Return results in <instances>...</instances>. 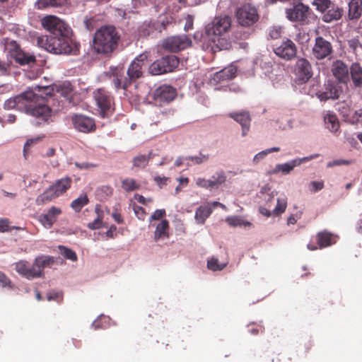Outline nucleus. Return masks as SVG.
I'll return each instance as SVG.
<instances>
[{"label":"nucleus","mask_w":362,"mask_h":362,"mask_svg":"<svg viewBox=\"0 0 362 362\" xmlns=\"http://www.w3.org/2000/svg\"><path fill=\"white\" fill-rule=\"evenodd\" d=\"M350 74L354 85L356 87H362V67L358 64H352Z\"/></svg>","instance_id":"27"},{"label":"nucleus","mask_w":362,"mask_h":362,"mask_svg":"<svg viewBox=\"0 0 362 362\" xmlns=\"http://www.w3.org/2000/svg\"><path fill=\"white\" fill-rule=\"evenodd\" d=\"M339 18V10L337 8L335 11L329 10L327 13H325L323 17L322 20L325 22L329 23L332 21L333 20H337Z\"/></svg>","instance_id":"44"},{"label":"nucleus","mask_w":362,"mask_h":362,"mask_svg":"<svg viewBox=\"0 0 362 362\" xmlns=\"http://www.w3.org/2000/svg\"><path fill=\"white\" fill-rule=\"evenodd\" d=\"M176 96V90L170 86L162 85L153 92V98L156 103H170Z\"/></svg>","instance_id":"17"},{"label":"nucleus","mask_w":362,"mask_h":362,"mask_svg":"<svg viewBox=\"0 0 362 362\" xmlns=\"http://www.w3.org/2000/svg\"><path fill=\"white\" fill-rule=\"evenodd\" d=\"M67 0H51V7H59L66 4Z\"/></svg>","instance_id":"61"},{"label":"nucleus","mask_w":362,"mask_h":362,"mask_svg":"<svg viewBox=\"0 0 362 362\" xmlns=\"http://www.w3.org/2000/svg\"><path fill=\"white\" fill-rule=\"evenodd\" d=\"M287 206V200L286 198L277 199V204L276 207L272 211L274 216H279L283 214Z\"/></svg>","instance_id":"40"},{"label":"nucleus","mask_w":362,"mask_h":362,"mask_svg":"<svg viewBox=\"0 0 362 362\" xmlns=\"http://www.w3.org/2000/svg\"><path fill=\"white\" fill-rule=\"evenodd\" d=\"M57 91L61 95L69 99L71 98L74 89L71 83L66 81L57 86Z\"/></svg>","instance_id":"31"},{"label":"nucleus","mask_w":362,"mask_h":362,"mask_svg":"<svg viewBox=\"0 0 362 362\" xmlns=\"http://www.w3.org/2000/svg\"><path fill=\"white\" fill-rule=\"evenodd\" d=\"M117 230V227L114 225L111 226L106 232V236L110 238H113L115 237V233Z\"/></svg>","instance_id":"63"},{"label":"nucleus","mask_w":362,"mask_h":362,"mask_svg":"<svg viewBox=\"0 0 362 362\" xmlns=\"http://www.w3.org/2000/svg\"><path fill=\"white\" fill-rule=\"evenodd\" d=\"M235 18L240 25L249 28L258 21L259 16L254 6L245 4L236 9Z\"/></svg>","instance_id":"10"},{"label":"nucleus","mask_w":362,"mask_h":362,"mask_svg":"<svg viewBox=\"0 0 362 362\" xmlns=\"http://www.w3.org/2000/svg\"><path fill=\"white\" fill-rule=\"evenodd\" d=\"M44 137V136H37V137H35V138H31V139H29L27 140V141L25 142V145H24V148H23V152H24V156L26 157V153H27V151L29 150V148L34 144H37V142H39L42 138Z\"/></svg>","instance_id":"46"},{"label":"nucleus","mask_w":362,"mask_h":362,"mask_svg":"<svg viewBox=\"0 0 362 362\" xmlns=\"http://www.w3.org/2000/svg\"><path fill=\"white\" fill-rule=\"evenodd\" d=\"M169 228V222L168 220H162L156 226L154 233V239L156 241L162 238H168V233Z\"/></svg>","instance_id":"28"},{"label":"nucleus","mask_w":362,"mask_h":362,"mask_svg":"<svg viewBox=\"0 0 362 362\" xmlns=\"http://www.w3.org/2000/svg\"><path fill=\"white\" fill-rule=\"evenodd\" d=\"M294 81L297 85L306 83L313 76L310 63L305 58H298L292 68Z\"/></svg>","instance_id":"11"},{"label":"nucleus","mask_w":362,"mask_h":362,"mask_svg":"<svg viewBox=\"0 0 362 362\" xmlns=\"http://www.w3.org/2000/svg\"><path fill=\"white\" fill-rule=\"evenodd\" d=\"M39 96L33 90H26L23 93L6 100L4 104V109L25 108L29 115L47 122L51 117V108L45 104H37Z\"/></svg>","instance_id":"1"},{"label":"nucleus","mask_w":362,"mask_h":362,"mask_svg":"<svg viewBox=\"0 0 362 362\" xmlns=\"http://www.w3.org/2000/svg\"><path fill=\"white\" fill-rule=\"evenodd\" d=\"M165 214L166 213L165 209H157L151 215V218L152 220H159L160 218H163V217H164Z\"/></svg>","instance_id":"56"},{"label":"nucleus","mask_w":362,"mask_h":362,"mask_svg":"<svg viewBox=\"0 0 362 362\" xmlns=\"http://www.w3.org/2000/svg\"><path fill=\"white\" fill-rule=\"evenodd\" d=\"M192 45V40L185 35L171 36L164 40L163 47L172 52H177Z\"/></svg>","instance_id":"16"},{"label":"nucleus","mask_w":362,"mask_h":362,"mask_svg":"<svg viewBox=\"0 0 362 362\" xmlns=\"http://www.w3.org/2000/svg\"><path fill=\"white\" fill-rule=\"evenodd\" d=\"M89 200L86 195L81 196L74 199L71 204V207L76 212H79L81 209L88 204Z\"/></svg>","instance_id":"35"},{"label":"nucleus","mask_w":362,"mask_h":362,"mask_svg":"<svg viewBox=\"0 0 362 362\" xmlns=\"http://www.w3.org/2000/svg\"><path fill=\"white\" fill-rule=\"evenodd\" d=\"M134 211L136 216L141 220H144L146 216L145 209L139 206H134Z\"/></svg>","instance_id":"53"},{"label":"nucleus","mask_w":362,"mask_h":362,"mask_svg":"<svg viewBox=\"0 0 362 362\" xmlns=\"http://www.w3.org/2000/svg\"><path fill=\"white\" fill-rule=\"evenodd\" d=\"M274 52L279 57L291 61L296 56L297 47L291 40L286 38L274 46Z\"/></svg>","instance_id":"15"},{"label":"nucleus","mask_w":362,"mask_h":362,"mask_svg":"<svg viewBox=\"0 0 362 362\" xmlns=\"http://www.w3.org/2000/svg\"><path fill=\"white\" fill-rule=\"evenodd\" d=\"M37 45L47 52L56 54H77L78 46L66 35H42L37 38Z\"/></svg>","instance_id":"4"},{"label":"nucleus","mask_w":362,"mask_h":362,"mask_svg":"<svg viewBox=\"0 0 362 362\" xmlns=\"http://www.w3.org/2000/svg\"><path fill=\"white\" fill-rule=\"evenodd\" d=\"M196 185L199 187L204 189H213L212 181L202 177H198L196 180Z\"/></svg>","instance_id":"45"},{"label":"nucleus","mask_w":362,"mask_h":362,"mask_svg":"<svg viewBox=\"0 0 362 362\" xmlns=\"http://www.w3.org/2000/svg\"><path fill=\"white\" fill-rule=\"evenodd\" d=\"M227 265V263H219L217 258L212 257L207 261V267L212 271H221Z\"/></svg>","instance_id":"38"},{"label":"nucleus","mask_w":362,"mask_h":362,"mask_svg":"<svg viewBox=\"0 0 362 362\" xmlns=\"http://www.w3.org/2000/svg\"><path fill=\"white\" fill-rule=\"evenodd\" d=\"M287 18L295 22H303L308 17L310 14V8L302 3H299L292 8H287L286 11Z\"/></svg>","instance_id":"18"},{"label":"nucleus","mask_w":362,"mask_h":362,"mask_svg":"<svg viewBox=\"0 0 362 362\" xmlns=\"http://www.w3.org/2000/svg\"><path fill=\"white\" fill-rule=\"evenodd\" d=\"M0 287L1 288H12L11 286V281L8 279V277L6 276V275L0 271Z\"/></svg>","instance_id":"49"},{"label":"nucleus","mask_w":362,"mask_h":362,"mask_svg":"<svg viewBox=\"0 0 362 362\" xmlns=\"http://www.w3.org/2000/svg\"><path fill=\"white\" fill-rule=\"evenodd\" d=\"M313 4L316 6L317 11L325 12L330 7L332 2L330 0H314Z\"/></svg>","instance_id":"42"},{"label":"nucleus","mask_w":362,"mask_h":362,"mask_svg":"<svg viewBox=\"0 0 362 362\" xmlns=\"http://www.w3.org/2000/svg\"><path fill=\"white\" fill-rule=\"evenodd\" d=\"M122 187L125 192H132L140 188L138 184L133 178H126L122 180Z\"/></svg>","instance_id":"34"},{"label":"nucleus","mask_w":362,"mask_h":362,"mask_svg":"<svg viewBox=\"0 0 362 362\" xmlns=\"http://www.w3.org/2000/svg\"><path fill=\"white\" fill-rule=\"evenodd\" d=\"M75 166L78 169H88L90 168H95L97 165L95 164L89 163H78L76 162L74 163Z\"/></svg>","instance_id":"59"},{"label":"nucleus","mask_w":362,"mask_h":362,"mask_svg":"<svg viewBox=\"0 0 362 362\" xmlns=\"http://www.w3.org/2000/svg\"><path fill=\"white\" fill-rule=\"evenodd\" d=\"M362 13V0H351L349 3L348 16L350 20L358 19Z\"/></svg>","instance_id":"25"},{"label":"nucleus","mask_w":362,"mask_h":362,"mask_svg":"<svg viewBox=\"0 0 362 362\" xmlns=\"http://www.w3.org/2000/svg\"><path fill=\"white\" fill-rule=\"evenodd\" d=\"M72 179L68 176L56 180L53 185L37 197V203L44 204L60 197L70 189Z\"/></svg>","instance_id":"6"},{"label":"nucleus","mask_w":362,"mask_h":362,"mask_svg":"<svg viewBox=\"0 0 362 362\" xmlns=\"http://www.w3.org/2000/svg\"><path fill=\"white\" fill-rule=\"evenodd\" d=\"M212 208L209 204L200 206L195 211V220L199 224H204L206 218L212 213Z\"/></svg>","instance_id":"26"},{"label":"nucleus","mask_w":362,"mask_h":362,"mask_svg":"<svg viewBox=\"0 0 362 362\" xmlns=\"http://www.w3.org/2000/svg\"><path fill=\"white\" fill-rule=\"evenodd\" d=\"M103 226V216L98 214V217L91 223L88 224V228L91 230L99 229Z\"/></svg>","instance_id":"47"},{"label":"nucleus","mask_w":362,"mask_h":362,"mask_svg":"<svg viewBox=\"0 0 362 362\" xmlns=\"http://www.w3.org/2000/svg\"><path fill=\"white\" fill-rule=\"evenodd\" d=\"M325 124L326 127L332 132H336L339 128V122L335 114L328 112L325 116Z\"/></svg>","instance_id":"29"},{"label":"nucleus","mask_w":362,"mask_h":362,"mask_svg":"<svg viewBox=\"0 0 362 362\" xmlns=\"http://www.w3.org/2000/svg\"><path fill=\"white\" fill-rule=\"evenodd\" d=\"M232 20L228 15H220L214 17L212 21L205 27L206 35L211 37L213 42L218 40L216 46L220 49H228L230 47L228 41L221 38L222 35L227 33L231 28Z\"/></svg>","instance_id":"5"},{"label":"nucleus","mask_w":362,"mask_h":362,"mask_svg":"<svg viewBox=\"0 0 362 362\" xmlns=\"http://www.w3.org/2000/svg\"><path fill=\"white\" fill-rule=\"evenodd\" d=\"M54 258L51 256L40 255L37 257L33 264H29V279L41 277L43 270L47 267L54 264Z\"/></svg>","instance_id":"14"},{"label":"nucleus","mask_w":362,"mask_h":362,"mask_svg":"<svg viewBox=\"0 0 362 362\" xmlns=\"http://www.w3.org/2000/svg\"><path fill=\"white\" fill-rule=\"evenodd\" d=\"M93 98L102 117H108L113 110V97L105 88H101L93 92Z\"/></svg>","instance_id":"12"},{"label":"nucleus","mask_w":362,"mask_h":362,"mask_svg":"<svg viewBox=\"0 0 362 362\" xmlns=\"http://www.w3.org/2000/svg\"><path fill=\"white\" fill-rule=\"evenodd\" d=\"M264 329V327L261 325L252 323L248 326V332L253 335L263 332Z\"/></svg>","instance_id":"48"},{"label":"nucleus","mask_w":362,"mask_h":362,"mask_svg":"<svg viewBox=\"0 0 362 362\" xmlns=\"http://www.w3.org/2000/svg\"><path fill=\"white\" fill-rule=\"evenodd\" d=\"M331 43L322 37H317L313 47V54L315 58L322 59L329 56L332 52Z\"/></svg>","instance_id":"21"},{"label":"nucleus","mask_w":362,"mask_h":362,"mask_svg":"<svg viewBox=\"0 0 362 362\" xmlns=\"http://www.w3.org/2000/svg\"><path fill=\"white\" fill-rule=\"evenodd\" d=\"M112 218L119 224L123 223V218L119 213H117V212L113 213Z\"/></svg>","instance_id":"64"},{"label":"nucleus","mask_w":362,"mask_h":362,"mask_svg":"<svg viewBox=\"0 0 362 362\" xmlns=\"http://www.w3.org/2000/svg\"><path fill=\"white\" fill-rule=\"evenodd\" d=\"M51 7V0H37L35 3V8L37 9H45Z\"/></svg>","instance_id":"52"},{"label":"nucleus","mask_w":362,"mask_h":362,"mask_svg":"<svg viewBox=\"0 0 362 362\" xmlns=\"http://www.w3.org/2000/svg\"><path fill=\"white\" fill-rule=\"evenodd\" d=\"M61 214V209L53 206L48 210L47 214L40 216V221L44 225H48L49 227H51L56 221L57 216Z\"/></svg>","instance_id":"24"},{"label":"nucleus","mask_w":362,"mask_h":362,"mask_svg":"<svg viewBox=\"0 0 362 362\" xmlns=\"http://www.w3.org/2000/svg\"><path fill=\"white\" fill-rule=\"evenodd\" d=\"M267 155V152L266 150L262 151L255 156L253 161L257 163L260 159H263Z\"/></svg>","instance_id":"62"},{"label":"nucleus","mask_w":362,"mask_h":362,"mask_svg":"<svg viewBox=\"0 0 362 362\" xmlns=\"http://www.w3.org/2000/svg\"><path fill=\"white\" fill-rule=\"evenodd\" d=\"M282 29L281 27H272L269 32V35L272 39H278L281 37Z\"/></svg>","instance_id":"50"},{"label":"nucleus","mask_w":362,"mask_h":362,"mask_svg":"<svg viewBox=\"0 0 362 362\" xmlns=\"http://www.w3.org/2000/svg\"><path fill=\"white\" fill-rule=\"evenodd\" d=\"M318 154L312 155L308 157H303L301 158H296L291 160L290 162L283 163V164H278L276 166L275 171H281L282 173L285 174H288L296 166H298L301 165L303 163L308 162L312 159H314L317 157H318Z\"/></svg>","instance_id":"22"},{"label":"nucleus","mask_w":362,"mask_h":362,"mask_svg":"<svg viewBox=\"0 0 362 362\" xmlns=\"http://www.w3.org/2000/svg\"><path fill=\"white\" fill-rule=\"evenodd\" d=\"M213 187H218L219 185L223 184L226 180V176L223 171L216 172L213 176L212 179Z\"/></svg>","instance_id":"39"},{"label":"nucleus","mask_w":362,"mask_h":362,"mask_svg":"<svg viewBox=\"0 0 362 362\" xmlns=\"http://www.w3.org/2000/svg\"><path fill=\"white\" fill-rule=\"evenodd\" d=\"M9 223L8 218H0V233H5L10 230Z\"/></svg>","instance_id":"55"},{"label":"nucleus","mask_w":362,"mask_h":362,"mask_svg":"<svg viewBox=\"0 0 362 362\" xmlns=\"http://www.w3.org/2000/svg\"><path fill=\"white\" fill-rule=\"evenodd\" d=\"M315 241L318 245V247L312 243H309L307 247L310 250H315L317 248L322 249L329 247L337 243V238L333 234L327 231H322L317 234Z\"/></svg>","instance_id":"20"},{"label":"nucleus","mask_w":362,"mask_h":362,"mask_svg":"<svg viewBox=\"0 0 362 362\" xmlns=\"http://www.w3.org/2000/svg\"><path fill=\"white\" fill-rule=\"evenodd\" d=\"M11 66V62H5L0 58V76L10 75Z\"/></svg>","instance_id":"43"},{"label":"nucleus","mask_w":362,"mask_h":362,"mask_svg":"<svg viewBox=\"0 0 362 362\" xmlns=\"http://www.w3.org/2000/svg\"><path fill=\"white\" fill-rule=\"evenodd\" d=\"M332 72L335 80L329 79L325 85V91L317 93V96L320 100H327L329 99H337L339 98V62H334Z\"/></svg>","instance_id":"8"},{"label":"nucleus","mask_w":362,"mask_h":362,"mask_svg":"<svg viewBox=\"0 0 362 362\" xmlns=\"http://www.w3.org/2000/svg\"><path fill=\"white\" fill-rule=\"evenodd\" d=\"M58 249L59 250L60 254L62 256H64L66 259H70L74 262L77 260L76 254L72 250H71L64 245H59Z\"/></svg>","instance_id":"37"},{"label":"nucleus","mask_w":362,"mask_h":362,"mask_svg":"<svg viewBox=\"0 0 362 362\" xmlns=\"http://www.w3.org/2000/svg\"><path fill=\"white\" fill-rule=\"evenodd\" d=\"M229 117L238 122L242 127V134L245 136L249 131L251 118L248 112H232Z\"/></svg>","instance_id":"23"},{"label":"nucleus","mask_w":362,"mask_h":362,"mask_svg":"<svg viewBox=\"0 0 362 362\" xmlns=\"http://www.w3.org/2000/svg\"><path fill=\"white\" fill-rule=\"evenodd\" d=\"M16 271L21 276L29 279V262L25 260H20L16 263Z\"/></svg>","instance_id":"33"},{"label":"nucleus","mask_w":362,"mask_h":362,"mask_svg":"<svg viewBox=\"0 0 362 362\" xmlns=\"http://www.w3.org/2000/svg\"><path fill=\"white\" fill-rule=\"evenodd\" d=\"M120 35L115 27L104 25L96 30L93 37V49L98 54H109L117 47Z\"/></svg>","instance_id":"3"},{"label":"nucleus","mask_w":362,"mask_h":362,"mask_svg":"<svg viewBox=\"0 0 362 362\" xmlns=\"http://www.w3.org/2000/svg\"><path fill=\"white\" fill-rule=\"evenodd\" d=\"M41 24L52 36L67 35V25L57 16H45L41 20Z\"/></svg>","instance_id":"13"},{"label":"nucleus","mask_w":362,"mask_h":362,"mask_svg":"<svg viewBox=\"0 0 362 362\" xmlns=\"http://www.w3.org/2000/svg\"><path fill=\"white\" fill-rule=\"evenodd\" d=\"M5 49L8 57L21 66H32L36 62L35 55L24 51L15 40L7 42L5 45Z\"/></svg>","instance_id":"7"},{"label":"nucleus","mask_w":362,"mask_h":362,"mask_svg":"<svg viewBox=\"0 0 362 362\" xmlns=\"http://www.w3.org/2000/svg\"><path fill=\"white\" fill-rule=\"evenodd\" d=\"M72 122L76 129L83 133L93 132L95 124L93 119L82 115H76L72 117Z\"/></svg>","instance_id":"19"},{"label":"nucleus","mask_w":362,"mask_h":362,"mask_svg":"<svg viewBox=\"0 0 362 362\" xmlns=\"http://www.w3.org/2000/svg\"><path fill=\"white\" fill-rule=\"evenodd\" d=\"M226 221L231 226H238L241 225V220L238 217H228Z\"/></svg>","instance_id":"57"},{"label":"nucleus","mask_w":362,"mask_h":362,"mask_svg":"<svg viewBox=\"0 0 362 362\" xmlns=\"http://www.w3.org/2000/svg\"><path fill=\"white\" fill-rule=\"evenodd\" d=\"M179 59L175 55H168L153 62L148 72L151 75H160L173 71L179 65Z\"/></svg>","instance_id":"9"},{"label":"nucleus","mask_w":362,"mask_h":362,"mask_svg":"<svg viewBox=\"0 0 362 362\" xmlns=\"http://www.w3.org/2000/svg\"><path fill=\"white\" fill-rule=\"evenodd\" d=\"M209 159V154H203L200 153L198 156H188L185 158V160H189L192 162L193 164L200 165L206 162Z\"/></svg>","instance_id":"41"},{"label":"nucleus","mask_w":362,"mask_h":362,"mask_svg":"<svg viewBox=\"0 0 362 362\" xmlns=\"http://www.w3.org/2000/svg\"><path fill=\"white\" fill-rule=\"evenodd\" d=\"M341 103L346 105V107L341 105V117H343L344 121L354 123V120L349 118V116L353 113V110H351L349 106L351 102L344 100Z\"/></svg>","instance_id":"36"},{"label":"nucleus","mask_w":362,"mask_h":362,"mask_svg":"<svg viewBox=\"0 0 362 362\" xmlns=\"http://www.w3.org/2000/svg\"><path fill=\"white\" fill-rule=\"evenodd\" d=\"M341 83H345L348 78V68L346 64L341 62Z\"/></svg>","instance_id":"54"},{"label":"nucleus","mask_w":362,"mask_h":362,"mask_svg":"<svg viewBox=\"0 0 362 362\" xmlns=\"http://www.w3.org/2000/svg\"><path fill=\"white\" fill-rule=\"evenodd\" d=\"M148 54L146 52L136 57L128 66L126 75L123 67H111L110 74V77H112V83L115 90H126L132 82L142 77V69L148 64Z\"/></svg>","instance_id":"2"},{"label":"nucleus","mask_w":362,"mask_h":362,"mask_svg":"<svg viewBox=\"0 0 362 362\" xmlns=\"http://www.w3.org/2000/svg\"><path fill=\"white\" fill-rule=\"evenodd\" d=\"M310 186L313 187V190L314 192H317L323 188L324 184L322 182L313 181V182H311Z\"/></svg>","instance_id":"60"},{"label":"nucleus","mask_w":362,"mask_h":362,"mask_svg":"<svg viewBox=\"0 0 362 362\" xmlns=\"http://www.w3.org/2000/svg\"><path fill=\"white\" fill-rule=\"evenodd\" d=\"M47 300H62V294L60 292L52 291L47 295Z\"/></svg>","instance_id":"51"},{"label":"nucleus","mask_w":362,"mask_h":362,"mask_svg":"<svg viewBox=\"0 0 362 362\" xmlns=\"http://www.w3.org/2000/svg\"><path fill=\"white\" fill-rule=\"evenodd\" d=\"M151 158V153L148 155H139L135 156L133 160V166L137 168H144L148 163Z\"/></svg>","instance_id":"32"},{"label":"nucleus","mask_w":362,"mask_h":362,"mask_svg":"<svg viewBox=\"0 0 362 362\" xmlns=\"http://www.w3.org/2000/svg\"><path fill=\"white\" fill-rule=\"evenodd\" d=\"M237 69L235 66H230L221 70L216 74V77L219 80H230L235 76Z\"/></svg>","instance_id":"30"},{"label":"nucleus","mask_w":362,"mask_h":362,"mask_svg":"<svg viewBox=\"0 0 362 362\" xmlns=\"http://www.w3.org/2000/svg\"><path fill=\"white\" fill-rule=\"evenodd\" d=\"M168 180V177H166L156 176L154 177L155 182L160 187H163L164 185H166Z\"/></svg>","instance_id":"58"}]
</instances>
